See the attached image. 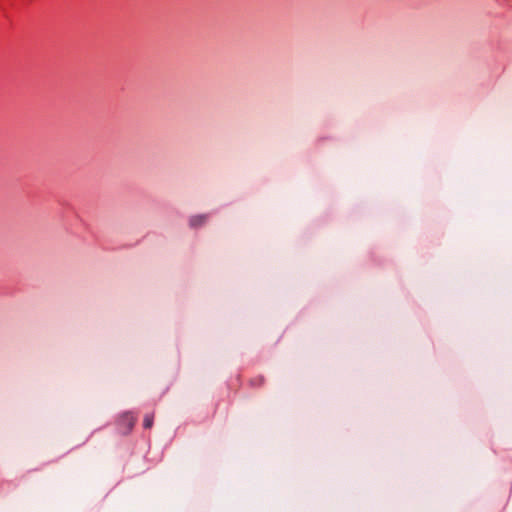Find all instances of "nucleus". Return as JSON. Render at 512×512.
<instances>
[{
  "mask_svg": "<svg viewBox=\"0 0 512 512\" xmlns=\"http://www.w3.org/2000/svg\"><path fill=\"white\" fill-rule=\"evenodd\" d=\"M208 219V215L201 214V215H195L192 216L189 220L190 226L193 228L199 227L203 225Z\"/></svg>",
  "mask_w": 512,
  "mask_h": 512,
  "instance_id": "nucleus-2",
  "label": "nucleus"
},
{
  "mask_svg": "<svg viewBox=\"0 0 512 512\" xmlns=\"http://www.w3.org/2000/svg\"><path fill=\"white\" fill-rule=\"evenodd\" d=\"M154 415L146 414L143 419V426L146 429H150L153 426Z\"/></svg>",
  "mask_w": 512,
  "mask_h": 512,
  "instance_id": "nucleus-3",
  "label": "nucleus"
},
{
  "mask_svg": "<svg viewBox=\"0 0 512 512\" xmlns=\"http://www.w3.org/2000/svg\"><path fill=\"white\" fill-rule=\"evenodd\" d=\"M119 422L120 425L125 427V432H129L133 428L136 418L131 413L127 412L120 417Z\"/></svg>",
  "mask_w": 512,
  "mask_h": 512,
  "instance_id": "nucleus-1",
  "label": "nucleus"
}]
</instances>
